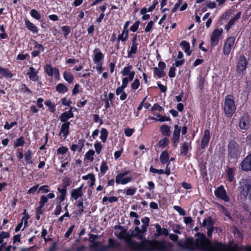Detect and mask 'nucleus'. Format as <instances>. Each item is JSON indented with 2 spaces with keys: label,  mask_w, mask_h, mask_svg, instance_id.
<instances>
[{
  "label": "nucleus",
  "mask_w": 251,
  "mask_h": 251,
  "mask_svg": "<svg viewBox=\"0 0 251 251\" xmlns=\"http://www.w3.org/2000/svg\"><path fill=\"white\" fill-rule=\"evenodd\" d=\"M247 62L244 56H241L237 63L236 70L238 73H241L246 70Z\"/></svg>",
  "instance_id": "9d476101"
},
{
  "label": "nucleus",
  "mask_w": 251,
  "mask_h": 251,
  "mask_svg": "<svg viewBox=\"0 0 251 251\" xmlns=\"http://www.w3.org/2000/svg\"><path fill=\"white\" fill-rule=\"evenodd\" d=\"M140 86V82L138 79H135L131 84V87L133 89H137Z\"/></svg>",
  "instance_id": "864d4df0"
},
{
  "label": "nucleus",
  "mask_w": 251,
  "mask_h": 251,
  "mask_svg": "<svg viewBox=\"0 0 251 251\" xmlns=\"http://www.w3.org/2000/svg\"><path fill=\"white\" fill-rule=\"evenodd\" d=\"M77 207L79 208L78 213L80 215L82 214L84 211L83 203L79 201L77 204Z\"/></svg>",
  "instance_id": "0e129e2a"
},
{
  "label": "nucleus",
  "mask_w": 251,
  "mask_h": 251,
  "mask_svg": "<svg viewBox=\"0 0 251 251\" xmlns=\"http://www.w3.org/2000/svg\"><path fill=\"white\" fill-rule=\"evenodd\" d=\"M94 146H95V148L97 153L98 154H100L101 151V149H102V146H101V144L100 143H96L94 145Z\"/></svg>",
  "instance_id": "e2e57ef3"
},
{
  "label": "nucleus",
  "mask_w": 251,
  "mask_h": 251,
  "mask_svg": "<svg viewBox=\"0 0 251 251\" xmlns=\"http://www.w3.org/2000/svg\"><path fill=\"white\" fill-rule=\"evenodd\" d=\"M119 243L113 240L111 238L109 239L108 240V246L107 247H104V250H105L108 248H117L119 247Z\"/></svg>",
  "instance_id": "72a5a7b5"
},
{
  "label": "nucleus",
  "mask_w": 251,
  "mask_h": 251,
  "mask_svg": "<svg viewBox=\"0 0 251 251\" xmlns=\"http://www.w3.org/2000/svg\"><path fill=\"white\" fill-rule=\"evenodd\" d=\"M132 68L131 65H127V66L124 67L123 71L121 72V74L123 76L128 75L129 80H132L135 75V72L134 71H131Z\"/></svg>",
  "instance_id": "f8f14e48"
},
{
  "label": "nucleus",
  "mask_w": 251,
  "mask_h": 251,
  "mask_svg": "<svg viewBox=\"0 0 251 251\" xmlns=\"http://www.w3.org/2000/svg\"><path fill=\"white\" fill-rule=\"evenodd\" d=\"M223 108L227 117H231L235 112L236 105L232 96L228 95L226 97Z\"/></svg>",
  "instance_id": "7ed1b4c3"
},
{
  "label": "nucleus",
  "mask_w": 251,
  "mask_h": 251,
  "mask_svg": "<svg viewBox=\"0 0 251 251\" xmlns=\"http://www.w3.org/2000/svg\"><path fill=\"white\" fill-rule=\"evenodd\" d=\"M202 227H206V228H210L211 226H213V222L211 217H208L205 219L201 225Z\"/></svg>",
  "instance_id": "c756f323"
},
{
  "label": "nucleus",
  "mask_w": 251,
  "mask_h": 251,
  "mask_svg": "<svg viewBox=\"0 0 251 251\" xmlns=\"http://www.w3.org/2000/svg\"><path fill=\"white\" fill-rule=\"evenodd\" d=\"M240 191V194L245 197L249 194V199L251 200V180H243L241 183Z\"/></svg>",
  "instance_id": "39448f33"
},
{
  "label": "nucleus",
  "mask_w": 251,
  "mask_h": 251,
  "mask_svg": "<svg viewBox=\"0 0 251 251\" xmlns=\"http://www.w3.org/2000/svg\"><path fill=\"white\" fill-rule=\"evenodd\" d=\"M241 166L242 169L245 171H251V153L241 162Z\"/></svg>",
  "instance_id": "9b49d317"
},
{
  "label": "nucleus",
  "mask_w": 251,
  "mask_h": 251,
  "mask_svg": "<svg viewBox=\"0 0 251 251\" xmlns=\"http://www.w3.org/2000/svg\"><path fill=\"white\" fill-rule=\"evenodd\" d=\"M37 72L32 67H29V71L27 74L29 79L33 81H36L38 80V76L37 75Z\"/></svg>",
  "instance_id": "6ab92c4d"
},
{
  "label": "nucleus",
  "mask_w": 251,
  "mask_h": 251,
  "mask_svg": "<svg viewBox=\"0 0 251 251\" xmlns=\"http://www.w3.org/2000/svg\"><path fill=\"white\" fill-rule=\"evenodd\" d=\"M132 179V177L130 176H120L119 178V175H117L115 179V181L117 184H126L128 182L131 181Z\"/></svg>",
  "instance_id": "aec40b11"
},
{
  "label": "nucleus",
  "mask_w": 251,
  "mask_h": 251,
  "mask_svg": "<svg viewBox=\"0 0 251 251\" xmlns=\"http://www.w3.org/2000/svg\"><path fill=\"white\" fill-rule=\"evenodd\" d=\"M17 123L16 122H12L10 124H9L8 122H6L4 126V128L6 129H10L13 126L17 125Z\"/></svg>",
  "instance_id": "13d9d810"
},
{
  "label": "nucleus",
  "mask_w": 251,
  "mask_h": 251,
  "mask_svg": "<svg viewBox=\"0 0 251 251\" xmlns=\"http://www.w3.org/2000/svg\"><path fill=\"white\" fill-rule=\"evenodd\" d=\"M241 15V13L240 12H238L232 19L229 21L227 25H226L227 30H228L231 26L234 25L235 22L240 18Z\"/></svg>",
  "instance_id": "cd10ccee"
},
{
  "label": "nucleus",
  "mask_w": 251,
  "mask_h": 251,
  "mask_svg": "<svg viewBox=\"0 0 251 251\" xmlns=\"http://www.w3.org/2000/svg\"><path fill=\"white\" fill-rule=\"evenodd\" d=\"M141 221L143 224L141 226V229H140L138 226H136L134 230L132 231L131 232V236L132 237H138L139 240L143 239V234L147 231L150 219L148 217H144L142 219Z\"/></svg>",
  "instance_id": "20e7f679"
},
{
  "label": "nucleus",
  "mask_w": 251,
  "mask_h": 251,
  "mask_svg": "<svg viewBox=\"0 0 251 251\" xmlns=\"http://www.w3.org/2000/svg\"><path fill=\"white\" fill-rule=\"evenodd\" d=\"M35 48L36 50H34L31 53V54L33 57H36V56H38L40 54L41 51H44V47L41 44H37L35 46Z\"/></svg>",
  "instance_id": "bb28decb"
},
{
  "label": "nucleus",
  "mask_w": 251,
  "mask_h": 251,
  "mask_svg": "<svg viewBox=\"0 0 251 251\" xmlns=\"http://www.w3.org/2000/svg\"><path fill=\"white\" fill-rule=\"evenodd\" d=\"M82 186H81L77 189L73 190L71 193L72 197L77 200L79 197H81L82 196Z\"/></svg>",
  "instance_id": "5701e85b"
},
{
  "label": "nucleus",
  "mask_w": 251,
  "mask_h": 251,
  "mask_svg": "<svg viewBox=\"0 0 251 251\" xmlns=\"http://www.w3.org/2000/svg\"><path fill=\"white\" fill-rule=\"evenodd\" d=\"M169 140L166 138H163L161 140H160L158 143V146L160 147H165L169 144Z\"/></svg>",
  "instance_id": "a18cd8bd"
},
{
  "label": "nucleus",
  "mask_w": 251,
  "mask_h": 251,
  "mask_svg": "<svg viewBox=\"0 0 251 251\" xmlns=\"http://www.w3.org/2000/svg\"><path fill=\"white\" fill-rule=\"evenodd\" d=\"M174 128L175 129L173 133L172 140L174 142L175 147H176L177 144L179 140L181 128L177 125H175Z\"/></svg>",
  "instance_id": "2eb2a0df"
},
{
  "label": "nucleus",
  "mask_w": 251,
  "mask_h": 251,
  "mask_svg": "<svg viewBox=\"0 0 251 251\" xmlns=\"http://www.w3.org/2000/svg\"><path fill=\"white\" fill-rule=\"evenodd\" d=\"M84 141L83 140H80L77 144L72 145L71 149L73 151H81L82 148L84 147Z\"/></svg>",
  "instance_id": "4be33fe9"
},
{
  "label": "nucleus",
  "mask_w": 251,
  "mask_h": 251,
  "mask_svg": "<svg viewBox=\"0 0 251 251\" xmlns=\"http://www.w3.org/2000/svg\"><path fill=\"white\" fill-rule=\"evenodd\" d=\"M234 169L231 168H229L227 171V176L228 180L229 181H232L234 179Z\"/></svg>",
  "instance_id": "e433bc0d"
},
{
  "label": "nucleus",
  "mask_w": 251,
  "mask_h": 251,
  "mask_svg": "<svg viewBox=\"0 0 251 251\" xmlns=\"http://www.w3.org/2000/svg\"><path fill=\"white\" fill-rule=\"evenodd\" d=\"M45 70L47 74L50 76H53L56 78H58L59 76V73L58 70L55 68L53 67L51 65H47L45 67Z\"/></svg>",
  "instance_id": "4468645a"
},
{
  "label": "nucleus",
  "mask_w": 251,
  "mask_h": 251,
  "mask_svg": "<svg viewBox=\"0 0 251 251\" xmlns=\"http://www.w3.org/2000/svg\"><path fill=\"white\" fill-rule=\"evenodd\" d=\"M140 24V22L139 21H137L133 25H132L130 29V30L133 31V32H135L137 31L138 28V26H139V25Z\"/></svg>",
  "instance_id": "338daca9"
},
{
  "label": "nucleus",
  "mask_w": 251,
  "mask_h": 251,
  "mask_svg": "<svg viewBox=\"0 0 251 251\" xmlns=\"http://www.w3.org/2000/svg\"><path fill=\"white\" fill-rule=\"evenodd\" d=\"M223 32L222 28H217L212 32L211 36V41L213 46H216L218 44L219 39Z\"/></svg>",
  "instance_id": "6e6552de"
},
{
  "label": "nucleus",
  "mask_w": 251,
  "mask_h": 251,
  "mask_svg": "<svg viewBox=\"0 0 251 251\" xmlns=\"http://www.w3.org/2000/svg\"><path fill=\"white\" fill-rule=\"evenodd\" d=\"M155 228L156 229L157 235H163L165 236H167L169 235L167 229L161 228V226L158 224L155 225Z\"/></svg>",
  "instance_id": "b1692460"
},
{
  "label": "nucleus",
  "mask_w": 251,
  "mask_h": 251,
  "mask_svg": "<svg viewBox=\"0 0 251 251\" xmlns=\"http://www.w3.org/2000/svg\"><path fill=\"white\" fill-rule=\"evenodd\" d=\"M215 195L217 197L221 198L225 201H228V198L226 194V190L223 186L218 187L215 191Z\"/></svg>",
  "instance_id": "ddd939ff"
},
{
  "label": "nucleus",
  "mask_w": 251,
  "mask_h": 251,
  "mask_svg": "<svg viewBox=\"0 0 251 251\" xmlns=\"http://www.w3.org/2000/svg\"><path fill=\"white\" fill-rule=\"evenodd\" d=\"M153 24H154V23L153 21H150L148 23V24L145 28V31L146 32H148L150 31L153 25Z\"/></svg>",
  "instance_id": "69168bd1"
},
{
  "label": "nucleus",
  "mask_w": 251,
  "mask_h": 251,
  "mask_svg": "<svg viewBox=\"0 0 251 251\" xmlns=\"http://www.w3.org/2000/svg\"><path fill=\"white\" fill-rule=\"evenodd\" d=\"M25 25L27 28L33 32H37L38 28L32 23L28 20H26L25 22Z\"/></svg>",
  "instance_id": "2f4dec72"
},
{
  "label": "nucleus",
  "mask_w": 251,
  "mask_h": 251,
  "mask_svg": "<svg viewBox=\"0 0 251 251\" xmlns=\"http://www.w3.org/2000/svg\"><path fill=\"white\" fill-rule=\"evenodd\" d=\"M30 14L31 16L37 20H39L41 18V15L39 12L35 9H32L31 10Z\"/></svg>",
  "instance_id": "49530a36"
},
{
  "label": "nucleus",
  "mask_w": 251,
  "mask_h": 251,
  "mask_svg": "<svg viewBox=\"0 0 251 251\" xmlns=\"http://www.w3.org/2000/svg\"><path fill=\"white\" fill-rule=\"evenodd\" d=\"M141 243H138L134 240L128 239L126 240L127 246L132 250L138 251H150L158 250L166 251L168 248L172 247L171 243L149 241L145 240L143 234V239Z\"/></svg>",
  "instance_id": "f03ea898"
},
{
  "label": "nucleus",
  "mask_w": 251,
  "mask_h": 251,
  "mask_svg": "<svg viewBox=\"0 0 251 251\" xmlns=\"http://www.w3.org/2000/svg\"><path fill=\"white\" fill-rule=\"evenodd\" d=\"M163 110L162 107L159 106L158 104H154L151 108V111L157 110L158 111H162Z\"/></svg>",
  "instance_id": "680f3d73"
},
{
  "label": "nucleus",
  "mask_w": 251,
  "mask_h": 251,
  "mask_svg": "<svg viewBox=\"0 0 251 251\" xmlns=\"http://www.w3.org/2000/svg\"><path fill=\"white\" fill-rule=\"evenodd\" d=\"M154 73L159 77H161L165 75V73L162 69H159L157 67L154 68Z\"/></svg>",
  "instance_id": "a19ab883"
},
{
  "label": "nucleus",
  "mask_w": 251,
  "mask_h": 251,
  "mask_svg": "<svg viewBox=\"0 0 251 251\" xmlns=\"http://www.w3.org/2000/svg\"><path fill=\"white\" fill-rule=\"evenodd\" d=\"M108 136L107 131L105 128H102L100 131V138L103 142H105Z\"/></svg>",
  "instance_id": "4c0bfd02"
},
{
  "label": "nucleus",
  "mask_w": 251,
  "mask_h": 251,
  "mask_svg": "<svg viewBox=\"0 0 251 251\" xmlns=\"http://www.w3.org/2000/svg\"><path fill=\"white\" fill-rule=\"evenodd\" d=\"M174 209H175L176 211L178 212V213L184 216L185 215V210L182 208L181 207L177 205H175L174 206Z\"/></svg>",
  "instance_id": "3c124183"
},
{
  "label": "nucleus",
  "mask_w": 251,
  "mask_h": 251,
  "mask_svg": "<svg viewBox=\"0 0 251 251\" xmlns=\"http://www.w3.org/2000/svg\"><path fill=\"white\" fill-rule=\"evenodd\" d=\"M190 146V144L184 142L183 143L182 147H181V153L185 155L188 153L189 147Z\"/></svg>",
  "instance_id": "f704fd0d"
},
{
  "label": "nucleus",
  "mask_w": 251,
  "mask_h": 251,
  "mask_svg": "<svg viewBox=\"0 0 251 251\" xmlns=\"http://www.w3.org/2000/svg\"><path fill=\"white\" fill-rule=\"evenodd\" d=\"M240 153V148L236 142L231 141L228 146V154L231 158L237 157Z\"/></svg>",
  "instance_id": "423d86ee"
},
{
  "label": "nucleus",
  "mask_w": 251,
  "mask_h": 251,
  "mask_svg": "<svg viewBox=\"0 0 251 251\" xmlns=\"http://www.w3.org/2000/svg\"><path fill=\"white\" fill-rule=\"evenodd\" d=\"M157 117L159 118V119L158 120H157L155 118H151V120H155V121H160V122H165V121H170V118L169 117H165V116H161L160 115H157Z\"/></svg>",
  "instance_id": "09e8293b"
},
{
  "label": "nucleus",
  "mask_w": 251,
  "mask_h": 251,
  "mask_svg": "<svg viewBox=\"0 0 251 251\" xmlns=\"http://www.w3.org/2000/svg\"><path fill=\"white\" fill-rule=\"evenodd\" d=\"M68 150V149L66 147H62L59 148L57 149V153L59 154H64L67 152Z\"/></svg>",
  "instance_id": "052dcab7"
},
{
  "label": "nucleus",
  "mask_w": 251,
  "mask_h": 251,
  "mask_svg": "<svg viewBox=\"0 0 251 251\" xmlns=\"http://www.w3.org/2000/svg\"><path fill=\"white\" fill-rule=\"evenodd\" d=\"M128 30H123L122 33L118 36V39L122 41H125L128 37Z\"/></svg>",
  "instance_id": "ea45409f"
},
{
  "label": "nucleus",
  "mask_w": 251,
  "mask_h": 251,
  "mask_svg": "<svg viewBox=\"0 0 251 251\" xmlns=\"http://www.w3.org/2000/svg\"><path fill=\"white\" fill-rule=\"evenodd\" d=\"M0 75L8 78H11L13 76L11 73L8 70L1 68V67H0Z\"/></svg>",
  "instance_id": "7c9ffc66"
},
{
  "label": "nucleus",
  "mask_w": 251,
  "mask_h": 251,
  "mask_svg": "<svg viewBox=\"0 0 251 251\" xmlns=\"http://www.w3.org/2000/svg\"><path fill=\"white\" fill-rule=\"evenodd\" d=\"M25 143V140L23 137H20L15 140L14 142V146L15 148H17L19 146H22Z\"/></svg>",
  "instance_id": "58836bf2"
},
{
  "label": "nucleus",
  "mask_w": 251,
  "mask_h": 251,
  "mask_svg": "<svg viewBox=\"0 0 251 251\" xmlns=\"http://www.w3.org/2000/svg\"><path fill=\"white\" fill-rule=\"evenodd\" d=\"M63 76L65 80L69 83H72L73 81L74 77L71 73L67 72H64Z\"/></svg>",
  "instance_id": "c9c22d12"
},
{
  "label": "nucleus",
  "mask_w": 251,
  "mask_h": 251,
  "mask_svg": "<svg viewBox=\"0 0 251 251\" xmlns=\"http://www.w3.org/2000/svg\"><path fill=\"white\" fill-rule=\"evenodd\" d=\"M107 169L108 167L106 165V163L104 161H103L100 166V172L104 174L106 172Z\"/></svg>",
  "instance_id": "4d7b16f0"
},
{
  "label": "nucleus",
  "mask_w": 251,
  "mask_h": 251,
  "mask_svg": "<svg viewBox=\"0 0 251 251\" xmlns=\"http://www.w3.org/2000/svg\"><path fill=\"white\" fill-rule=\"evenodd\" d=\"M250 126L249 116L247 114H244L239 120V126L241 129L247 130Z\"/></svg>",
  "instance_id": "1a4fd4ad"
},
{
  "label": "nucleus",
  "mask_w": 251,
  "mask_h": 251,
  "mask_svg": "<svg viewBox=\"0 0 251 251\" xmlns=\"http://www.w3.org/2000/svg\"><path fill=\"white\" fill-rule=\"evenodd\" d=\"M25 160L27 163L31 164L32 163L31 160V151H28L25 154Z\"/></svg>",
  "instance_id": "c03bdc74"
},
{
  "label": "nucleus",
  "mask_w": 251,
  "mask_h": 251,
  "mask_svg": "<svg viewBox=\"0 0 251 251\" xmlns=\"http://www.w3.org/2000/svg\"><path fill=\"white\" fill-rule=\"evenodd\" d=\"M82 179L84 180L90 179L91 181H95V176L92 174H89L86 176H83Z\"/></svg>",
  "instance_id": "5fc2aeb1"
},
{
  "label": "nucleus",
  "mask_w": 251,
  "mask_h": 251,
  "mask_svg": "<svg viewBox=\"0 0 251 251\" xmlns=\"http://www.w3.org/2000/svg\"><path fill=\"white\" fill-rule=\"evenodd\" d=\"M150 171L153 173H158L159 174H163L164 173V171L163 169L157 170L152 167L150 168Z\"/></svg>",
  "instance_id": "bf43d9fd"
},
{
  "label": "nucleus",
  "mask_w": 251,
  "mask_h": 251,
  "mask_svg": "<svg viewBox=\"0 0 251 251\" xmlns=\"http://www.w3.org/2000/svg\"><path fill=\"white\" fill-rule=\"evenodd\" d=\"M220 209L222 213L224 214L225 216L228 217L229 219H231L230 215L227 210L223 206H220Z\"/></svg>",
  "instance_id": "603ef678"
},
{
  "label": "nucleus",
  "mask_w": 251,
  "mask_h": 251,
  "mask_svg": "<svg viewBox=\"0 0 251 251\" xmlns=\"http://www.w3.org/2000/svg\"><path fill=\"white\" fill-rule=\"evenodd\" d=\"M94 61L95 63H101L100 61L103 59L104 55L99 49H96L94 51Z\"/></svg>",
  "instance_id": "412c9836"
},
{
  "label": "nucleus",
  "mask_w": 251,
  "mask_h": 251,
  "mask_svg": "<svg viewBox=\"0 0 251 251\" xmlns=\"http://www.w3.org/2000/svg\"><path fill=\"white\" fill-rule=\"evenodd\" d=\"M100 246V243L99 242H92V244L91 245V247L92 248L96 249L98 251H102L104 250V247H102V248L101 249H99V248Z\"/></svg>",
  "instance_id": "8fccbe9b"
},
{
  "label": "nucleus",
  "mask_w": 251,
  "mask_h": 251,
  "mask_svg": "<svg viewBox=\"0 0 251 251\" xmlns=\"http://www.w3.org/2000/svg\"><path fill=\"white\" fill-rule=\"evenodd\" d=\"M74 117L72 108L69 111L63 113L60 116L59 119L63 123L67 122V121L70 118Z\"/></svg>",
  "instance_id": "a211bd4d"
},
{
  "label": "nucleus",
  "mask_w": 251,
  "mask_h": 251,
  "mask_svg": "<svg viewBox=\"0 0 251 251\" xmlns=\"http://www.w3.org/2000/svg\"><path fill=\"white\" fill-rule=\"evenodd\" d=\"M235 41L234 37H230L228 38L224 46L223 53L225 55H228L233 48Z\"/></svg>",
  "instance_id": "0eeeda50"
},
{
  "label": "nucleus",
  "mask_w": 251,
  "mask_h": 251,
  "mask_svg": "<svg viewBox=\"0 0 251 251\" xmlns=\"http://www.w3.org/2000/svg\"><path fill=\"white\" fill-rule=\"evenodd\" d=\"M62 30L64 32V36L66 37L70 32V28L68 26H63L62 27Z\"/></svg>",
  "instance_id": "6e6d98bb"
},
{
  "label": "nucleus",
  "mask_w": 251,
  "mask_h": 251,
  "mask_svg": "<svg viewBox=\"0 0 251 251\" xmlns=\"http://www.w3.org/2000/svg\"><path fill=\"white\" fill-rule=\"evenodd\" d=\"M180 46L183 47L184 49V51L188 55H190L191 54V51L189 50L190 45L188 42L185 41H183L180 43Z\"/></svg>",
  "instance_id": "473e14b6"
},
{
  "label": "nucleus",
  "mask_w": 251,
  "mask_h": 251,
  "mask_svg": "<svg viewBox=\"0 0 251 251\" xmlns=\"http://www.w3.org/2000/svg\"><path fill=\"white\" fill-rule=\"evenodd\" d=\"M56 90L60 93H62L67 92L68 89L64 84L60 83L57 85Z\"/></svg>",
  "instance_id": "79ce46f5"
},
{
  "label": "nucleus",
  "mask_w": 251,
  "mask_h": 251,
  "mask_svg": "<svg viewBox=\"0 0 251 251\" xmlns=\"http://www.w3.org/2000/svg\"><path fill=\"white\" fill-rule=\"evenodd\" d=\"M210 139V132L208 130H205L203 136L202 138L201 147L204 149L207 146Z\"/></svg>",
  "instance_id": "f3484780"
},
{
  "label": "nucleus",
  "mask_w": 251,
  "mask_h": 251,
  "mask_svg": "<svg viewBox=\"0 0 251 251\" xmlns=\"http://www.w3.org/2000/svg\"><path fill=\"white\" fill-rule=\"evenodd\" d=\"M58 190L61 194V196L59 197V199L61 201H63L65 200V197L66 193V188H64L63 189L58 188Z\"/></svg>",
  "instance_id": "37998d69"
},
{
  "label": "nucleus",
  "mask_w": 251,
  "mask_h": 251,
  "mask_svg": "<svg viewBox=\"0 0 251 251\" xmlns=\"http://www.w3.org/2000/svg\"><path fill=\"white\" fill-rule=\"evenodd\" d=\"M130 81L129 80V77H126L123 78L122 80V84L121 87L123 88H126L127 87V84L128 83V81Z\"/></svg>",
  "instance_id": "774afa93"
},
{
  "label": "nucleus",
  "mask_w": 251,
  "mask_h": 251,
  "mask_svg": "<svg viewBox=\"0 0 251 251\" xmlns=\"http://www.w3.org/2000/svg\"><path fill=\"white\" fill-rule=\"evenodd\" d=\"M70 125V122L64 123L61 125L59 135L62 134L64 139H65L69 134Z\"/></svg>",
  "instance_id": "dca6fc26"
},
{
  "label": "nucleus",
  "mask_w": 251,
  "mask_h": 251,
  "mask_svg": "<svg viewBox=\"0 0 251 251\" xmlns=\"http://www.w3.org/2000/svg\"><path fill=\"white\" fill-rule=\"evenodd\" d=\"M136 38L132 40V45L131 47L130 50L128 51V57H130L131 54H135L137 49V44L136 43Z\"/></svg>",
  "instance_id": "c85d7f7f"
},
{
  "label": "nucleus",
  "mask_w": 251,
  "mask_h": 251,
  "mask_svg": "<svg viewBox=\"0 0 251 251\" xmlns=\"http://www.w3.org/2000/svg\"><path fill=\"white\" fill-rule=\"evenodd\" d=\"M198 238L194 241L188 238L184 242V249L190 251L198 249L204 251H251V247H243L237 245L226 246L215 243L211 244L203 234L198 233Z\"/></svg>",
  "instance_id": "f257e3e1"
},
{
  "label": "nucleus",
  "mask_w": 251,
  "mask_h": 251,
  "mask_svg": "<svg viewBox=\"0 0 251 251\" xmlns=\"http://www.w3.org/2000/svg\"><path fill=\"white\" fill-rule=\"evenodd\" d=\"M169 155L167 151H163L160 156V160L162 164H166L169 161Z\"/></svg>",
  "instance_id": "a878e982"
},
{
  "label": "nucleus",
  "mask_w": 251,
  "mask_h": 251,
  "mask_svg": "<svg viewBox=\"0 0 251 251\" xmlns=\"http://www.w3.org/2000/svg\"><path fill=\"white\" fill-rule=\"evenodd\" d=\"M161 133L165 136H170L171 133L170 127L166 125L161 126L160 127Z\"/></svg>",
  "instance_id": "393cba45"
},
{
  "label": "nucleus",
  "mask_w": 251,
  "mask_h": 251,
  "mask_svg": "<svg viewBox=\"0 0 251 251\" xmlns=\"http://www.w3.org/2000/svg\"><path fill=\"white\" fill-rule=\"evenodd\" d=\"M95 151L92 150L89 151L85 155L86 158L90 161H93L94 159V155Z\"/></svg>",
  "instance_id": "de8ad7c7"
}]
</instances>
